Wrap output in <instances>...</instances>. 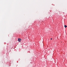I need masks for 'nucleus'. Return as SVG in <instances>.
Segmentation results:
<instances>
[{"mask_svg":"<svg viewBox=\"0 0 67 67\" xmlns=\"http://www.w3.org/2000/svg\"><path fill=\"white\" fill-rule=\"evenodd\" d=\"M51 40H52V38H51Z\"/></svg>","mask_w":67,"mask_h":67,"instance_id":"obj_3","label":"nucleus"},{"mask_svg":"<svg viewBox=\"0 0 67 67\" xmlns=\"http://www.w3.org/2000/svg\"><path fill=\"white\" fill-rule=\"evenodd\" d=\"M64 27L65 28H66V27H67V26H66V25H64Z\"/></svg>","mask_w":67,"mask_h":67,"instance_id":"obj_2","label":"nucleus"},{"mask_svg":"<svg viewBox=\"0 0 67 67\" xmlns=\"http://www.w3.org/2000/svg\"><path fill=\"white\" fill-rule=\"evenodd\" d=\"M18 42H20L21 41V38H18Z\"/></svg>","mask_w":67,"mask_h":67,"instance_id":"obj_1","label":"nucleus"}]
</instances>
